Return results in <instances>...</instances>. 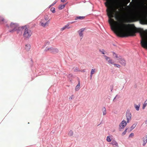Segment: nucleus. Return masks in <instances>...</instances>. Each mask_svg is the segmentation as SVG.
<instances>
[{"label":"nucleus","instance_id":"f257e3e1","mask_svg":"<svg viewBox=\"0 0 147 147\" xmlns=\"http://www.w3.org/2000/svg\"><path fill=\"white\" fill-rule=\"evenodd\" d=\"M138 32L140 33L141 38V46L145 49H147V30H144L143 29L139 28Z\"/></svg>","mask_w":147,"mask_h":147},{"label":"nucleus","instance_id":"f03ea898","mask_svg":"<svg viewBox=\"0 0 147 147\" xmlns=\"http://www.w3.org/2000/svg\"><path fill=\"white\" fill-rule=\"evenodd\" d=\"M21 28L23 32V37L25 38H29L32 34L31 30L26 26H22Z\"/></svg>","mask_w":147,"mask_h":147},{"label":"nucleus","instance_id":"7ed1b4c3","mask_svg":"<svg viewBox=\"0 0 147 147\" xmlns=\"http://www.w3.org/2000/svg\"><path fill=\"white\" fill-rule=\"evenodd\" d=\"M9 29L10 32H12L17 30L20 27L18 24L11 22L9 27Z\"/></svg>","mask_w":147,"mask_h":147},{"label":"nucleus","instance_id":"20e7f679","mask_svg":"<svg viewBox=\"0 0 147 147\" xmlns=\"http://www.w3.org/2000/svg\"><path fill=\"white\" fill-rule=\"evenodd\" d=\"M45 52H49L53 53H58L59 50L57 49L53 48L52 47H47L45 50Z\"/></svg>","mask_w":147,"mask_h":147},{"label":"nucleus","instance_id":"39448f33","mask_svg":"<svg viewBox=\"0 0 147 147\" xmlns=\"http://www.w3.org/2000/svg\"><path fill=\"white\" fill-rule=\"evenodd\" d=\"M126 117L127 118V122L129 123L131 120V113L129 110H127L126 112Z\"/></svg>","mask_w":147,"mask_h":147},{"label":"nucleus","instance_id":"423d86ee","mask_svg":"<svg viewBox=\"0 0 147 147\" xmlns=\"http://www.w3.org/2000/svg\"><path fill=\"white\" fill-rule=\"evenodd\" d=\"M49 21L45 22L44 20H41L40 23V25L43 27H45L48 25Z\"/></svg>","mask_w":147,"mask_h":147},{"label":"nucleus","instance_id":"0eeeda50","mask_svg":"<svg viewBox=\"0 0 147 147\" xmlns=\"http://www.w3.org/2000/svg\"><path fill=\"white\" fill-rule=\"evenodd\" d=\"M127 123L125 120H123L119 125L121 129L124 128L126 125Z\"/></svg>","mask_w":147,"mask_h":147},{"label":"nucleus","instance_id":"6e6552de","mask_svg":"<svg viewBox=\"0 0 147 147\" xmlns=\"http://www.w3.org/2000/svg\"><path fill=\"white\" fill-rule=\"evenodd\" d=\"M139 3L138 2L137 0H135L133 1H132L130 3V5L134 8H135L137 4L138 5Z\"/></svg>","mask_w":147,"mask_h":147},{"label":"nucleus","instance_id":"1a4fd4ad","mask_svg":"<svg viewBox=\"0 0 147 147\" xmlns=\"http://www.w3.org/2000/svg\"><path fill=\"white\" fill-rule=\"evenodd\" d=\"M118 59L119 60V63L122 65L124 66L126 64V62L125 61L124 59H122L121 57Z\"/></svg>","mask_w":147,"mask_h":147},{"label":"nucleus","instance_id":"9d476101","mask_svg":"<svg viewBox=\"0 0 147 147\" xmlns=\"http://www.w3.org/2000/svg\"><path fill=\"white\" fill-rule=\"evenodd\" d=\"M104 56L105 57V59L109 63L112 64H114V62L113 61V60L112 59H110V57L106 55H104Z\"/></svg>","mask_w":147,"mask_h":147},{"label":"nucleus","instance_id":"9b49d317","mask_svg":"<svg viewBox=\"0 0 147 147\" xmlns=\"http://www.w3.org/2000/svg\"><path fill=\"white\" fill-rule=\"evenodd\" d=\"M30 45L29 44H27L25 45V49L27 51H29L30 49Z\"/></svg>","mask_w":147,"mask_h":147},{"label":"nucleus","instance_id":"f8f14e48","mask_svg":"<svg viewBox=\"0 0 147 147\" xmlns=\"http://www.w3.org/2000/svg\"><path fill=\"white\" fill-rule=\"evenodd\" d=\"M111 144L114 146H118V144L117 142L115 140H113L111 142Z\"/></svg>","mask_w":147,"mask_h":147},{"label":"nucleus","instance_id":"ddd939ff","mask_svg":"<svg viewBox=\"0 0 147 147\" xmlns=\"http://www.w3.org/2000/svg\"><path fill=\"white\" fill-rule=\"evenodd\" d=\"M69 25L68 24H67L66 25H65L64 27H63L61 28V31H63L65 29H66V28H72V27H71V26H70L69 27Z\"/></svg>","mask_w":147,"mask_h":147},{"label":"nucleus","instance_id":"4468645a","mask_svg":"<svg viewBox=\"0 0 147 147\" xmlns=\"http://www.w3.org/2000/svg\"><path fill=\"white\" fill-rule=\"evenodd\" d=\"M84 30V29L83 28H82L79 31H78V32L80 36H83V32Z\"/></svg>","mask_w":147,"mask_h":147},{"label":"nucleus","instance_id":"2eb2a0df","mask_svg":"<svg viewBox=\"0 0 147 147\" xmlns=\"http://www.w3.org/2000/svg\"><path fill=\"white\" fill-rule=\"evenodd\" d=\"M67 3H66L65 4L63 5H59L58 7V8L59 10H61L62 9H63L65 7V5H66Z\"/></svg>","mask_w":147,"mask_h":147},{"label":"nucleus","instance_id":"dca6fc26","mask_svg":"<svg viewBox=\"0 0 147 147\" xmlns=\"http://www.w3.org/2000/svg\"><path fill=\"white\" fill-rule=\"evenodd\" d=\"M5 19L2 17L0 16V24H3L5 22Z\"/></svg>","mask_w":147,"mask_h":147},{"label":"nucleus","instance_id":"f3484780","mask_svg":"<svg viewBox=\"0 0 147 147\" xmlns=\"http://www.w3.org/2000/svg\"><path fill=\"white\" fill-rule=\"evenodd\" d=\"M85 18L84 16H78L75 18V20H82L84 19Z\"/></svg>","mask_w":147,"mask_h":147},{"label":"nucleus","instance_id":"a211bd4d","mask_svg":"<svg viewBox=\"0 0 147 147\" xmlns=\"http://www.w3.org/2000/svg\"><path fill=\"white\" fill-rule=\"evenodd\" d=\"M80 82H79L77 84V85L76 86L75 88V90L76 91H78V90L80 88Z\"/></svg>","mask_w":147,"mask_h":147},{"label":"nucleus","instance_id":"6ab92c4d","mask_svg":"<svg viewBox=\"0 0 147 147\" xmlns=\"http://www.w3.org/2000/svg\"><path fill=\"white\" fill-rule=\"evenodd\" d=\"M96 72V69H92L90 73V78H91L92 77V75L94 73Z\"/></svg>","mask_w":147,"mask_h":147},{"label":"nucleus","instance_id":"aec40b11","mask_svg":"<svg viewBox=\"0 0 147 147\" xmlns=\"http://www.w3.org/2000/svg\"><path fill=\"white\" fill-rule=\"evenodd\" d=\"M140 107V105H137L136 104H135L134 105V107L136 110L138 111L139 110V108Z\"/></svg>","mask_w":147,"mask_h":147},{"label":"nucleus","instance_id":"412c9836","mask_svg":"<svg viewBox=\"0 0 147 147\" xmlns=\"http://www.w3.org/2000/svg\"><path fill=\"white\" fill-rule=\"evenodd\" d=\"M103 110V115H105L106 114V110L105 107H103L102 108Z\"/></svg>","mask_w":147,"mask_h":147},{"label":"nucleus","instance_id":"4be33fe9","mask_svg":"<svg viewBox=\"0 0 147 147\" xmlns=\"http://www.w3.org/2000/svg\"><path fill=\"white\" fill-rule=\"evenodd\" d=\"M143 145L145 146L146 143L147 142V137L146 138L144 139L143 140Z\"/></svg>","mask_w":147,"mask_h":147},{"label":"nucleus","instance_id":"5701e85b","mask_svg":"<svg viewBox=\"0 0 147 147\" xmlns=\"http://www.w3.org/2000/svg\"><path fill=\"white\" fill-rule=\"evenodd\" d=\"M113 56L115 57L116 58H121V57L120 56L119 57L115 53L113 52Z\"/></svg>","mask_w":147,"mask_h":147},{"label":"nucleus","instance_id":"b1692460","mask_svg":"<svg viewBox=\"0 0 147 147\" xmlns=\"http://www.w3.org/2000/svg\"><path fill=\"white\" fill-rule=\"evenodd\" d=\"M74 71L75 72L80 71V70H79L77 67H76L74 68Z\"/></svg>","mask_w":147,"mask_h":147},{"label":"nucleus","instance_id":"393cba45","mask_svg":"<svg viewBox=\"0 0 147 147\" xmlns=\"http://www.w3.org/2000/svg\"><path fill=\"white\" fill-rule=\"evenodd\" d=\"M114 87V85L113 84H111L110 85L109 87V89L111 90V92H112L113 90Z\"/></svg>","mask_w":147,"mask_h":147},{"label":"nucleus","instance_id":"a878e982","mask_svg":"<svg viewBox=\"0 0 147 147\" xmlns=\"http://www.w3.org/2000/svg\"><path fill=\"white\" fill-rule=\"evenodd\" d=\"M68 135L69 136H71L73 135V132L72 131H70L68 134Z\"/></svg>","mask_w":147,"mask_h":147},{"label":"nucleus","instance_id":"bb28decb","mask_svg":"<svg viewBox=\"0 0 147 147\" xmlns=\"http://www.w3.org/2000/svg\"><path fill=\"white\" fill-rule=\"evenodd\" d=\"M107 142H110L111 141V139L110 138V136H108L107 137Z\"/></svg>","mask_w":147,"mask_h":147},{"label":"nucleus","instance_id":"cd10ccee","mask_svg":"<svg viewBox=\"0 0 147 147\" xmlns=\"http://www.w3.org/2000/svg\"><path fill=\"white\" fill-rule=\"evenodd\" d=\"M44 19L45 20H49V17L47 15H45L44 16Z\"/></svg>","mask_w":147,"mask_h":147},{"label":"nucleus","instance_id":"c85d7f7f","mask_svg":"<svg viewBox=\"0 0 147 147\" xmlns=\"http://www.w3.org/2000/svg\"><path fill=\"white\" fill-rule=\"evenodd\" d=\"M50 10L53 13H55V9L54 7H52L50 9Z\"/></svg>","mask_w":147,"mask_h":147},{"label":"nucleus","instance_id":"c756f323","mask_svg":"<svg viewBox=\"0 0 147 147\" xmlns=\"http://www.w3.org/2000/svg\"><path fill=\"white\" fill-rule=\"evenodd\" d=\"M136 126V125L135 124H133L131 126V130H132Z\"/></svg>","mask_w":147,"mask_h":147},{"label":"nucleus","instance_id":"7c9ffc66","mask_svg":"<svg viewBox=\"0 0 147 147\" xmlns=\"http://www.w3.org/2000/svg\"><path fill=\"white\" fill-rule=\"evenodd\" d=\"M130 0H123V1H124L126 2V5H127L130 2Z\"/></svg>","mask_w":147,"mask_h":147},{"label":"nucleus","instance_id":"2f4dec72","mask_svg":"<svg viewBox=\"0 0 147 147\" xmlns=\"http://www.w3.org/2000/svg\"><path fill=\"white\" fill-rule=\"evenodd\" d=\"M127 129H125V131H124L122 133V136H124V135H125L126 134V132H127Z\"/></svg>","mask_w":147,"mask_h":147},{"label":"nucleus","instance_id":"473e14b6","mask_svg":"<svg viewBox=\"0 0 147 147\" xmlns=\"http://www.w3.org/2000/svg\"><path fill=\"white\" fill-rule=\"evenodd\" d=\"M114 65H115V66H116L117 67H119V68L120 67H121V66L120 65H118V64H113Z\"/></svg>","mask_w":147,"mask_h":147},{"label":"nucleus","instance_id":"72a5a7b5","mask_svg":"<svg viewBox=\"0 0 147 147\" xmlns=\"http://www.w3.org/2000/svg\"><path fill=\"white\" fill-rule=\"evenodd\" d=\"M56 2H57V1H55L54 2H53V3L51 5H50V7L54 5L55 4V3H56Z\"/></svg>","mask_w":147,"mask_h":147},{"label":"nucleus","instance_id":"f704fd0d","mask_svg":"<svg viewBox=\"0 0 147 147\" xmlns=\"http://www.w3.org/2000/svg\"><path fill=\"white\" fill-rule=\"evenodd\" d=\"M147 106V105L144 103V104H143L142 107V109H144L146 106Z\"/></svg>","mask_w":147,"mask_h":147},{"label":"nucleus","instance_id":"c9c22d12","mask_svg":"<svg viewBox=\"0 0 147 147\" xmlns=\"http://www.w3.org/2000/svg\"><path fill=\"white\" fill-rule=\"evenodd\" d=\"M134 136V134L133 133H131L129 136V137H133Z\"/></svg>","mask_w":147,"mask_h":147},{"label":"nucleus","instance_id":"e433bc0d","mask_svg":"<svg viewBox=\"0 0 147 147\" xmlns=\"http://www.w3.org/2000/svg\"><path fill=\"white\" fill-rule=\"evenodd\" d=\"M100 52H101V53L102 54H105V53H104V50H102V51H100Z\"/></svg>","mask_w":147,"mask_h":147},{"label":"nucleus","instance_id":"4c0bfd02","mask_svg":"<svg viewBox=\"0 0 147 147\" xmlns=\"http://www.w3.org/2000/svg\"><path fill=\"white\" fill-rule=\"evenodd\" d=\"M80 71H81L82 72H85L86 70H85V69H83L81 70H80Z\"/></svg>","mask_w":147,"mask_h":147},{"label":"nucleus","instance_id":"58836bf2","mask_svg":"<svg viewBox=\"0 0 147 147\" xmlns=\"http://www.w3.org/2000/svg\"><path fill=\"white\" fill-rule=\"evenodd\" d=\"M67 1V0H61V2H66Z\"/></svg>","mask_w":147,"mask_h":147},{"label":"nucleus","instance_id":"ea45409f","mask_svg":"<svg viewBox=\"0 0 147 147\" xmlns=\"http://www.w3.org/2000/svg\"><path fill=\"white\" fill-rule=\"evenodd\" d=\"M73 97H74V96L73 95H72L69 98V99H71L73 98Z\"/></svg>","mask_w":147,"mask_h":147},{"label":"nucleus","instance_id":"a19ab883","mask_svg":"<svg viewBox=\"0 0 147 147\" xmlns=\"http://www.w3.org/2000/svg\"><path fill=\"white\" fill-rule=\"evenodd\" d=\"M144 103L147 105V100L145 101Z\"/></svg>","mask_w":147,"mask_h":147},{"label":"nucleus","instance_id":"79ce46f5","mask_svg":"<svg viewBox=\"0 0 147 147\" xmlns=\"http://www.w3.org/2000/svg\"><path fill=\"white\" fill-rule=\"evenodd\" d=\"M69 77H72V74H69Z\"/></svg>","mask_w":147,"mask_h":147},{"label":"nucleus","instance_id":"37998d69","mask_svg":"<svg viewBox=\"0 0 147 147\" xmlns=\"http://www.w3.org/2000/svg\"><path fill=\"white\" fill-rule=\"evenodd\" d=\"M145 123L146 124L147 123V120L145 122Z\"/></svg>","mask_w":147,"mask_h":147},{"label":"nucleus","instance_id":"c03bdc74","mask_svg":"<svg viewBox=\"0 0 147 147\" xmlns=\"http://www.w3.org/2000/svg\"><path fill=\"white\" fill-rule=\"evenodd\" d=\"M142 6H144V5L143 4V3H142Z\"/></svg>","mask_w":147,"mask_h":147}]
</instances>
